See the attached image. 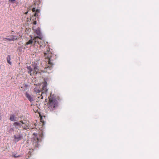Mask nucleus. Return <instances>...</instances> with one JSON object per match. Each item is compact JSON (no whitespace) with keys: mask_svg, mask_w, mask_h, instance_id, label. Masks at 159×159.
Returning a JSON list of instances; mask_svg holds the SVG:
<instances>
[{"mask_svg":"<svg viewBox=\"0 0 159 159\" xmlns=\"http://www.w3.org/2000/svg\"><path fill=\"white\" fill-rule=\"evenodd\" d=\"M44 56L47 59L48 64L49 65V66H48V67L46 68H49L50 69H51L52 68V66L54 64L53 61L54 58L53 57V55L50 51V49L49 48H48L47 51L44 53Z\"/></svg>","mask_w":159,"mask_h":159,"instance_id":"f257e3e1","label":"nucleus"},{"mask_svg":"<svg viewBox=\"0 0 159 159\" xmlns=\"http://www.w3.org/2000/svg\"><path fill=\"white\" fill-rule=\"evenodd\" d=\"M48 106L49 110L53 111L58 106V102L54 97L50 96Z\"/></svg>","mask_w":159,"mask_h":159,"instance_id":"f03ea898","label":"nucleus"},{"mask_svg":"<svg viewBox=\"0 0 159 159\" xmlns=\"http://www.w3.org/2000/svg\"><path fill=\"white\" fill-rule=\"evenodd\" d=\"M33 144L35 148H37L39 145V143L41 141L43 136L42 132L38 134L34 133L33 134Z\"/></svg>","mask_w":159,"mask_h":159,"instance_id":"7ed1b4c3","label":"nucleus"},{"mask_svg":"<svg viewBox=\"0 0 159 159\" xmlns=\"http://www.w3.org/2000/svg\"><path fill=\"white\" fill-rule=\"evenodd\" d=\"M38 38H39L40 39H41V38H40L38 36L35 37H34V39H33V40H32V39H30V40H29L27 42H26L25 46L26 48H27L28 47L27 46L29 45H30V46H31L33 43V41H34L35 43H38V44H39L40 43H39V41L37 40Z\"/></svg>","mask_w":159,"mask_h":159,"instance_id":"20e7f679","label":"nucleus"},{"mask_svg":"<svg viewBox=\"0 0 159 159\" xmlns=\"http://www.w3.org/2000/svg\"><path fill=\"white\" fill-rule=\"evenodd\" d=\"M46 84V82H45L44 84V85L42 88V92L40 96L41 97L40 98L41 99H43V96H45L46 95V93L48 91V89H47ZM38 98H40L39 97Z\"/></svg>","mask_w":159,"mask_h":159,"instance_id":"39448f33","label":"nucleus"},{"mask_svg":"<svg viewBox=\"0 0 159 159\" xmlns=\"http://www.w3.org/2000/svg\"><path fill=\"white\" fill-rule=\"evenodd\" d=\"M25 95L26 97L30 102L34 101L33 96L31 94H29L28 92H26L25 93Z\"/></svg>","mask_w":159,"mask_h":159,"instance_id":"423d86ee","label":"nucleus"},{"mask_svg":"<svg viewBox=\"0 0 159 159\" xmlns=\"http://www.w3.org/2000/svg\"><path fill=\"white\" fill-rule=\"evenodd\" d=\"M13 125L15 126L16 128L19 129L20 128L22 127V123L20 121L19 122H15L13 123Z\"/></svg>","mask_w":159,"mask_h":159,"instance_id":"0eeeda50","label":"nucleus"},{"mask_svg":"<svg viewBox=\"0 0 159 159\" xmlns=\"http://www.w3.org/2000/svg\"><path fill=\"white\" fill-rule=\"evenodd\" d=\"M14 137L15 140L18 142L21 140L22 139V136L20 134L18 135H15L14 136Z\"/></svg>","mask_w":159,"mask_h":159,"instance_id":"6e6552de","label":"nucleus"},{"mask_svg":"<svg viewBox=\"0 0 159 159\" xmlns=\"http://www.w3.org/2000/svg\"><path fill=\"white\" fill-rule=\"evenodd\" d=\"M18 38V37L17 36L11 35L10 36V38H6L5 39L9 41H14L16 40Z\"/></svg>","mask_w":159,"mask_h":159,"instance_id":"1a4fd4ad","label":"nucleus"},{"mask_svg":"<svg viewBox=\"0 0 159 159\" xmlns=\"http://www.w3.org/2000/svg\"><path fill=\"white\" fill-rule=\"evenodd\" d=\"M20 122L22 123V127L23 129H27L29 128V125L28 124L26 123L25 122H23L22 120L20 121Z\"/></svg>","mask_w":159,"mask_h":159,"instance_id":"9d476101","label":"nucleus"},{"mask_svg":"<svg viewBox=\"0 0 159 159\" xmlns=\"http://www.w3.org/2000/svg\"><path fill=\"white\" fill-rule=\"evenodd\" d=\"M32 10L33 12H34L35 11V14H34V17H36L37 16H38L39 15V9H36V10L35 8L34 7L33 8Z\"/></svg>","mask_w":159,"mask_h":159,"instance_id":"9b49d317","label":"nucleus"},{"mask_svg":"<svg viewBox=\"0 0 159 159\" xmlns=\"http://www.w3.org/2000/svg\"><path fill=\"white\" fill-rule=\"evenodd\" d=\"M15 116L14 115H11L10 117V120L11 121H15Z\"/></svg>","mask_w":159,"mask_h":159,"instance_id":"f8f14e48","label":"nucleus"},{"mask_svg":"<svg viewBox=\"0 0 159 159\" xmlns=\"http://www.w3.org/2000/svg\"><path fill=\"white\" fill-rule=\"evenodd\" d=\"M27 68L28 70V73L30 74V75H31V72L33 70V68L30 66H28Z\"/></svg>","mask_w":159,"mask_h":159,"instance_id":"ddd939ff","label":"nucleus"},{"mask_svg":"<svg viewBox=\"0 0 159 159\" xmlns=\"http://www.w3.org/2000/svg\"><path fill=\"white\" fill-rule=\"evenodd\" d=\"M7 62L10 65H11V62L10 61L11 60V56L10 55H8L7 57Z\"/></svg>","mask_w":159,"mask_h":159,"instance_id":"4468645a","label":"nucleus"},{"mask_svg":"<svg viewBox=\"0 0 159 159\" xmlns=\"http://www.w3.org/2000/svg\"><path fill=\"white\" fill-rule=\"evenodd\" d=\"M35 32L38 35H40L41 34L39 28L35 30Z\"/></svg>","mask_w":159,"mask_h":159,"instance_id":"2eb2a0df","label":"nucleus"},{"mask_svg":"<svg viewBox=\"0 0 159 159\" xmlns=\"http://www.w3.org/2000/svg\"><path fill=\"white\" fill-rule=\"evenodd\" d=\"M34 71L35 72H37L38 70V68L36 67H35L34 68Z\"/></svg>","mask_w":159,"mask_h":159,"instance_id":"dca6fc26","label":"nucleus"},{"mask_svg":"<svg viewBox=\"0 0 159 159\" xmlns=\"http://www.w3.org/2000/svg\"><path fill=\"white\" fill-rule=\"evenodd\" d=\"M16 0H9V2H11L12 3H14L15 2Z\"/></svg>","mask_w":159,"mask_h":159,"instance_id":"f3484780","label":"nucleus"},{"mask_svg":"<svg viewBox=\"0 0 159 159\" xmlns=\"http://www.w3.org/2000/svg\"><path fill=\"white\" fill-rule=\"evenodd\" d=\"M46 61H46V62H48V61H47V59L46 60ZM48 65L47 66V67H45L44 68L45 69H46V70H47V69H49V70H51L52 69H50L49 68H46V67H48V66H49V65L48 64Z\"/></svg>","mask_w":159,"mask_h":159,"instance_id":"a211bd4d","label":"nucleus"},{"mask_svg":"<svg viewBox=\"0 0 159 159\" xmlns=\"http://www.w3.org/2000/svg\"><path fill=\"white\" fill-rule=\"evenodd\" d=\"M20 156H16V155H14V157L16 158L20 157Z\"/></svg>","mask_w":159,"mask_h":159,"instance_id":"6ab92c4d","label":"nucleus"},{"mask_svg":"<svg viewBox=\"0 0 159 159\" xmlns=\"http://www.w3.org/2000/svg\"><path fill=\"white\" fill-rule=\"evenodd\" d=\"M36 24H37V22H36V21H35H35H34V22H33V24H34V25H36Z\"/></svg>","mask_w":159,"mask_h":159,"instance_id":"aec40b11","label":"nucleus"},{"mask_svg":"<svg viewBox=\"0 0 159 159\" xmlns=\"http://www.w3.org/2000/svg\"><path fill=\"white\" fill-rule=\"evenodd\" d=\"M28 13V12H27L25 13V14H27Z\"/></svg>","mask_w":159,"mask_h":159,"instance_id":"412c9836","label":"nucleus"},{"mask_svg":"<svg viewBox=\"0 0 159 159\" xmlns=\"http://www.w3.org/2000/svg\"><path fill=\"white\" fill-rule=\"evenodd\" d=\"M38 92V93H39V92H40V91H38V92Z\"/></svg>","mask_w":159,"mask_h":159,"instance_id":"4be33fe9","label":"nucleus"}]
</instances>
